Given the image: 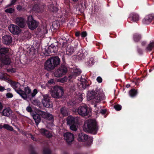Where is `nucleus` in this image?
Listing matches in <instances>:
<instances>
[{"instance_id": "nucleus-1", "label": "nucleus", "mask_w": 154, "mask_h": 154, "mask_svg": "<svg viewBox=\"0 0 154 154\" xmlns=\"http://www.w3.org/2000/svg\"><path fill=\"white\" fill-rule=\"evenodd\" d=\"M87 99L91 100L94 103H100L105 98V96L102 89H97L95 91H88L87 94Z\"/></svg>"}, {"instance_id": "nucleus-2", "label": "nucleus", "mask_w": 154, "mask_h": 154, "mask_svg": "<svg viewBox=\"0 0 154 154\" xmlns=\"http://www.w3.org/2000/svg\"><path fill=\"white\" fill-rule=\"evenodd\" d=\"M60 63V60L58 57H53L46 61L44 64V67L47 71H51L59 64Z\"/></svg>"}, {"instance_id": "nucleus-3", "label": "nucleus", "mask_w": 154, "mask_h": 154, "mask_svg": "<svg viewBox=\"0 0 154 154\" xmlns=\"http://www.w3.org/2000/svg\"><path fill=\"white\" fill-rule=\"evenodd\" d=\"M8 51L9 49L8 48H0V61L3 64H9L11 62V60L9 57L5 54Z\"/></svg>"}, {"instance_id": "nucleus-4", "label": "nucleus", "mask_w": 154, "mask_h": 154, "mask_svg": "<svg viewBox=\"0 0 154 154\" xmlns=\"http://www.w3.org/2000/svg\"><path fill=\"white\" fill-rule=\"evenodd\" d=\"M84 126L90 131L96 132L98 129V127L95 120L88 119L85 123Z\"/></svg>"}, {"instance_id": "nucleus-5", "label": "nucleus", "mask_w": 154, "mask_h": 154, "mask_svg": "<svg viewBox=\"0 0 154 154\" xmlns=\"http://www.w3.org/2000/svg\"><path fill=\"white\" fill-rule=\"evenodd\" d=\"M64 92L61 87L56 86L54 87L51 90V94L52 97L59 98L63 95Z\"/></svg>"}, {"instance_id": "nucleus-6", "label": "nucleus", "mask_w": 154, "mask_h": 154, "mask_svg": "<svg viewBox=\"0 0 154 154\" xmlns=\"http://www.w3.org/2000/svg\"><path fill=\"white\" fill-rule=\"evenodd\" d=\"M67 67L64 65H62L54 73V76L57 77H60L65 75L67 71Z\"/></svg>"}, {"instance_id": "nucleus-7", "label": "nucleus", "mask_w": 154, "mask_h": 154, "mask_svg": "<svg viewBox=\"0 0 154 154\" xmlns=\"http://www.w3.org/2000/svg\"><path fill=\"white\" fill-rule=\"evenodd\" d=\"M27 25L29 29L33 30L36 29L38 26V22L33 20L32 16H29L27 17Z\"/></svg>"}, {"instance_id": "nucleus-8", "label": "nucleus", "mask_w": 154, "mask_h": 154, "mask_svg": "<svg viewBox=\"0 0 154 154\" xmlns=\"http://www.w3.org/2000/svg\"><path fill=\"white\" fill-rule=\"evenodd\" d=\"M43 97L42 102L43 106L46 107H51L53 106L52 103L51 101L49 95L48 94L42 95Z\"/></svg>"}, {"instance_id": "nucleus-9", "label": "nucleus", "mask_w": 154, "mask_h": 154, "mask_svg": "<svg viewBox=\"0 0 154 154\" xmlns=\"http://www.w3.org/2000/svg\"><path fill=\"white\" fill-rule=\"evenodd\" d=\"M77 139L79 141H85L88 140L89 143L88 144L89 145L93 141V138L92 137H88V136L82 133H79Z\"/></svg>"}, {"instance_id": "nucleus-10", "label": "nucleus", "mask_w": 154, "mask_h": 154, "mask_svg": "<svg viewBox=\"0 0 154 154\" xmlns=\"http://www.w3.org/2000/svg\"><path fill=\"white\" fill-rule=\"evenodd\" d=\"M76 112L82 116L87 115L88 113V108L86 106H81L76 110Z\"/></svg>"}, {"instance_id": "nucleus-11", "label": "nucleus", "mask_w": 154, "mask_h": 154, "mask_svg": "<svg viewBox=\"0 0 154 154\" xmlns=\"http://www.w3.org/2000/svg\"><path fill=\"white\" fill-rule=\"evenodd\" d=\"M8 28L11 32L14 34L17 35L20 32V28L16 25L11 24Z\"/></svg>"}, {"instance_id": "nucleus-12", "label": "nucleus", "mask_w": 154, "mask_h": 154, "mask_svg": "<svg viewBox=\"0 0 154 154\" xmlns=\"http://www.w3.org/2000/svg\"><path fill=\"white\" fill-rule=\"evenodd\" d=\"M63 137L65 140L68 143H70L73 141L74 138V135L69 132L65 133Z\"/></svg>"}, {"instance_id": "nucleus-13", "label": "nucleus", "mask_w": 154, "mask_h": 154, "mask_svg": "<svg viewBox=\"0 0 154 154\" xmlns=\"http://www.w3.org/2000/svg\"><path fill=\"white\" fill-rule=\"evenodd\" d=\"M15 23L21 28H23L26 24V20L21 17H18L16 19Z\"/></svg>"}, {"instance_id": "nucleus-14", "label": "nucleus", "mask_w": 154, "mask_h": 154, "mask_svg": "<svg viewBox=\"0 0 154 154\" xmlns=\"http://www.w3.org/2000/svg\"><path fill=\"white\" fill-rule=\"evenodd\" d=\"M38 113L43 118L48 120H52L53 119L52 115L51 114L42 111H39Z\"/></svg>"}, {"instance_id": "nucleus-15", "label": "nucleus", "mask_w": 154, "mask_h": 154, "mask_svg": "<svg viewBox=\"0 0 154 154\" xmlns=\"http://www.w3.org/2000/svg\"><path fill=\"white\" fill-rule=\"evenodd\" d=\"M2 41L4 44L6 45L10 44L12 42V37L10 35H5L3 37Z\"/></svg>"}, {"instance_id": "nucleus-16", "label": "nucleus", "mask_w": 154, "mask_h": 154, "mask_svg": "<svg viewBox=\"0 0 154 154\" xmlns=\"http://www.w3.org/2000/svg\"><path fill=\"white\" fill-rule=\"evenodd\" d=\"M81 83L80 85V89H85L89 86V84L88 83V82L85 78L81 77L80 79Z\"/></svg>"}, {"instance_id": "nucleus-17", "label": "nucleus", "mask_w": 154, "mask_h": 154, "mask_svg": "<svg viewBox=\"0 0 154 154\" xmlns=\"http://www.w3.org/2000/svg\"><path fill=\"white\" fill-rule=\"evenodd\" d=\"M8 81L11 85V86L16 91L20 89L21 86L19 83L14 81H13L10 79H8Z\"/></svg>"}, {"instance_id": "nucleus-18", "label": "nucleus", "mask_w": 154, "mask_h": 154, "mask_svg": "<svg viewBox=\"0 0 154 154\" xmlns=\"http://www.w3.org/2000/svg\"><path fill=\"white\" fill-rule=\"evenodd\" d=\"M12 113V111L11 109L9 107H5L4 108L2 112V114L3 116L9 117Z\"/></svg>"}, {"instance_id": "nucleus-19", "label": "nucleus", "mask_w": 154, "mask_h": 154, "mask_svg": "<svg viewBox=\"0 0 154 154\" xmlns=\"http://www.w3.org/2000/svg\"><path fill=\"white\" fill-rule=\"evenodd\" d=\"M154 18V17L153 16L150 15H147L143 20V23L146 24H149Z\"/></svg>"}, {"instance_id": "nucleus-20", "label": "nucleus", "mask_w": 154, "mask_h": 154, "mask_svg": "<svg viewBox=\"0 0 154 154\" xmlns=\"http://www.w3.org/2000/svg\"><path fill=\"white\" fill-rule=\"evenodd\" d=\"M67 123L68 125H70L76 122H78L76 118H75L72 116H68L66 119Z\"/></svg>"}, {"instance_id": "nucleus-21", "label": "nucleus", "mask_w": 154, "mask_h": 154, "mask_svg": "<svg viewBox=\"0 0 154 154\" xmlns=\"http://www.w3.org/2000/svg\"><path fill=\"white\" fill-rule=\"evenodd\" d=\"M32 116L36 125H38L41 121V118L40 116L35 112L33 113Z\"/></svg>"}, {"instance_id": "nucleus-22", "label": "nucleus", "mask_w": 154, "mask_h": 154, "mask_svg": "<svg viewBox=\"0 0 154 154\" xmlns=\"http://www.w3.org/2000/svg\"><path fill=\"white\" fill-rule=\"evenodd\" d=\"M40 131L42 135H45L48 137L50 138L52 136V135L51 133L44 128L41 129Z\"/></svg>"}, {"instance_id": "nucleus-23", "label": "nucleus", "mask_w": 154, "mask_h": 154, "mask_svg": "<svg viewBox=\"0 0 154 154\" xmlns=\"http://www.w3.org/2000/svg\"><path fill=\"white\" fill-rule=\"evenodd\" d=\"M48 10L51 12H56L58 10L57 8L54 6L53 3L52 2H50L49 5H48Z\"/></svg>"}, {"instance_id": "nucleus-24", "label": "nucleus", "mask_w": 154, "mask_h": 154, "mask_svg": "<svg viewBox=\"0 0 154 154\" xmlns=\"http://www.w3.org/2000/svg\"><path fill=\"white\" fill-rule=\"evenodd\" d=\"M15 91L17 93L19 94L22 97V98L25 100H26L27 99V95L25 93L24 91L20 89H18Z\"/></svg>"}, {"instance_id": "nucleus-25", "label": "nucleus", "mask_w": 154, "mask_h": 154, "mask_svg": "<svg viewBox=\"0 0 154 154\" xmlns=\"http://www.w3.org/2000/svg\"><path fill=\"white\" fill-rule=\"evenodd\" d=\"M130 17L131 19V20L133 21H136L139 20V17L138 15L135 13L131 14Z\"/></svg>"}, {"instance_id": "nucleus-26", "label": "nucleus", "mask_w": 154, "mask_h": 154, "mask_svg": "<svg viewBox=\"0 0 154 154\" xmlns=\"http://www.w3.org/2000/svg\"><path fill=\"white\" fill-rule=\"evenodd\" d=\"M75 50V48L72 46L68 48L66 50V53L68 55L72 54Z\"/></svg>"}, {"instance_id": "nucleus-27", "label": "nucleus", "mask_w": 154, "mask_h": 154, "mask_svg": "<svg viewBox=\"0 0 154 154\" xmlns=\"http://www.w3.org/2000/svg\"><path fill=\"white\" fill-rule=\"evenodd\" d=\"M69 125L70 129L71 130L75 131H77L78 127V122H76Z\"/></svg>"}, {"instance_id": "nucleus-28", "label": "nucleus", "mask_w": 154, "mask_h": 154, "mask_svg": "<svg viewBox=\"0 0 154 154\" xmlns=\"http://www.w3.org/2000/svg\"><path fill=\"white\" fill-rule=\"evenodd\" d=\"M57 48L56 47H54L53 45H51L48 48V49L49 51L48 52H50L51 53L55 52L57 50Z\"/></svg>"}, {"instance_id": "nucleus-29", "label": "nucleus", "mask_w": 154, "mask_h": 154, "mask_svg": "<svg viewBox=\"0 0 154 154\" xmlns=\"http://www.w3.org/2000/svg\"><path fill=\"white\" fill-rule=\"evenodd\" d=\"M152 49H154V41L150 42L146 48V50L149 51H150Z\"/></svg>"}, {"instance_id": "nucleus-30", "label": "nucleus", "mask_w": 154, "mask_h": 154, "mask_svg": "<svg viewBox=\"0 0 154 154\" xmlns=\"http://www.w3.org/2000/svg\"><path fill=\"white\" fill-rule=\"evenodd\" d=\"M61 113L63 116H66L68 115L67 109L65 107H62L60 109Z\"/></svg>"}, {"instance_id": "nucleus-31", "label": "nucleus", "mask_w": 154, "mask_h": 154, "mask_svg": "<svg viewBox=\"0 0 154 154\" xmlns=\"http://www.w3.org/2000/svg\"><path fill=\"white\" fill-rule=\"evenodd\" d=\"M0 127H1L0 128H4L11 131H12L13 130V127L8 124H4L3 125L1 126Z\"/></svg>"}, {"instance_id": "nucleus-32", "label": "nucleus", "mask_w": 154, "mask_h": 154, "mask_svg": "<svg viewBox=\"0 0 154 154\" xmlns=\"http://www.w3.org/2000/svg\"><path fill=\"white\" fill-rule=\"evenodd\" d=\"M137 93V91L134 89H132L129 92L130 96L131 97H134L136 96Z\"/></svg>"}, {"instance_id": "nucleus-33", "label": "nucleus", "mask_w": 154, "mask_h": 154, "mask_svg": "<svg viewBox=\"0 0 154 154\" xmlns=\"http://www.w3.org/2000/svg\"><path fill=\"white\" fill-rule=\"evenodd\" d=\"M140 35L136 33L134 35V39L135 42H137L140 40L141 38Z\"/></svg>"}, {"instance_id": "nucleus-34", "label": "nucleus", "mask_w": 154, "mask_h": 154, "mask_svg": "<svg viewBox=\"0 0 154 154\" xmlns=\"http://www.w3.org/2000/svg\"><path fill=\"white\" fill-rule=\"evenodd\" d=\"M8 79H9L6 76V74L3 72H0V79H7L8 80Z\"/></svg>"}, {"instance_id": "nucleus-35", "label": "nucleus", "mask_w": 154, "mask_h": 154, "mask_svg": "<svg viewBox=\"0 0 154 154\" xmlns=\"http://www.w3.org/2000/svg\"><path fill=\"white\" fill-rule=\"evenodd\" d=\"M76 98L78 100V102H80L82 101V95L81 94H79L77 95L76 96Z\"/></svg>"}, {"instance_id": "nucleus-36", "label": "nucleus", "mask_w": 154, "mask_h": 154, "mask_svg": "<svg viewBox=\"0 0 154 154\" xmlns=\"http://www.w3.org/2000/svg\"><path fill=\"white\" fill-rule=\"evenodd\" d=\"M33 10L34 11H36V12H38L39 11V7L38 4H36L33 7Z\"/></svg>"}, {"instance_id": "nucleus-37", "label": "nucleus", "mask_w": 154, "mask_h": 154, "mask_svg": "<svg viewBox=\"0 0 154 154\" xmlns=\"http://www.w3.org/2000/svg\"><path fill=\"white\" fill-rule=\"evenodd\" d=\"M14 11V9L12 8H8L5 10L6 13H8L10 14L13 13Z\"/></svg>"}, {"instance_id": "nucleus-38", "label": "nucleus", "mask_w": 154, "mask_h": 154, "mask_svg": "<svg viewBox=\"0 0 154 154\" xmlns=\"http://www.w3.org/2000/svg\"><path fill=\"white\" fill-rule=\"evenodd\" d=\"M24 90L25 91V93L26 94H29L31 92V90L28 87H25L24 89Z\"/></svg>"}, {"instance_id": "nucleus-39", "label": "nucleus", "mask_w": 154, "mask_h": 154, "mask_svg": "<svg viewBox=\"0 0 154 154\" xmlns=\"http://www.w3.org/2000/svg\"><path fill=\"white\" fill-rule=\"evenodd\" d=\"M51 151L50 149L48 148L45 149L43 151L44 154H50Z\"/></svg>"}, {"instance_id": "nucleus-40", "label": "nucleus", "mask_w": 154, "mask_h": 154, "mask_svg": "<svg viewBox=\"0 0 154 154\" xmlns=\"http://www.w3.org/2000/svg\"><path fill=\"white\" fill-rule=\"evenodd\" d=\"M114 108L117 111L120 110L121 109L122 106L119 105H117L114 106Z\"/></svg>"}, {"instance_id": "nucleus-41", "label": "nucleus", "mask_w": 154, "mask_h": 154, "mask_svg": "<svg viewBox=\"0 0 154 154\" xmlns=\"http://www.w3.org/2000/svg\"><path fill=\"white\" fill-rule=\"evenodd\" d=\"M67 80V78L64 77L61 79H58V81L62 83H63L66 82Z\"/></svg>"}, {"instance_id": "nucleus-42", "label": "nucleus", "mask_w": 154, "mask_h": 154, "mask_svg": "<svg viewBox=\"0 0 154 154\" xmlns=\"http://www.w3.org/2000/svg\"><path fill=\"white\" fill-rule=\"evenodd\" d=\"M38 91L36 89H34L33 92L31 93V95L32 97L35 96L36 94L37 93Z\"/></svg>"}, {"instance_id": "nucleus-43", "label": "nucleus", "mask_w": 154, "mask_h": 154, "mask_svg": "<svg viewBox=\"0 0 154 154\" xmlns=\"http://www.w3.org/2000/svg\"><path fill=\"white\" fill-rule=\"evenodd\" d=\"M17 0H11L10 4L8 5L7 6H10L11 5H14Z\"/></svg>"}, {"instance_id": "nucleus-44", "label": "nucleus", "mask_w": 154, "mask_h": 154, "mask_svg": "<svg viewBox=\"0 0 154 154\" xmlns=\"http://www.w3.org/2000/svg\"><path fill=\"white\" fill-rule=\"evenodd\" d=\"M26 110L29 112H31L32 111V108L29 106H27L26 108Z\"/></svg>"}, {"instance_id": "nucleus-45", "label": "nucleus", "mask_w": 154, "mask_h": 154, "mask_svg": "<svg viewBox=\"0 0 154 154\" xmlns=\"http://www.w3.org/2000/svg\"><path fill=\"white\" fill-rule=\"evenodd\" d=\"M6 96L8 98H11L13 97V95L12 93H8L6 94Z\"/></svg>"}, {"instance_id": "nucleus-46", "label": "nucleus", "mask_w": 154, "mask_h": 154, "mask_svg": "<svg viewBox=\"0 0 154 154\" xmlns=\"http://www.w3.org/2000/svg\"><path fill=\"white\" fill-rule=\"evenodd\" d=\"M81 35L82 37H85L87 35V33L86 31L83 32L82 33Z\"/></svg>"}, {"instance_id": "nucleus-47", "label": "nucleus", "mask_w": 154, "mask_h": 154, "mask_svg": "<svg viewBox=\"0 0 154 154\" xmlns=\"http://www.w3.org/2000/svg\"><path fill=\"white\" fill-rule=\"evenodd\" d=\"M81 71L80 70L77 69L75 70L74 72V73L76 75H79L81 73Z\"/></svg>"}, {"instance_id": "nucleus-48", "label": "nucleus", "mask_w": 154, "mask_h": 154, "mask_svg": "<svg viewBox=\"0 0 154 154\" xmlns=\"http://www.w3.org/2000/svg\"><path fill=\"white\" fill-rule=\"evenodd\" d=\"M97 80L99 83H101L102 82V80L101 77H98L97 79Z\"/></svg>"}, {"instance_id": "nucleus-49", "label": "nucleus", "mask_w": 154, "mask_h": 154, "mask_svg": "<svg viewBox=\"0 0 154 154\" xmlns=\"http://www.w3.org/2000/svg\"><path fill=\"white\" fill-rule=\"evenodd\" d=\"M54 83V79H51L49 80L48 81V83L50 85H51L52 84H53Z\"/></svg>"}, {"instance_id": "nucleus-50", "label": "nucleus", "mask_w": 154, "mask_h": 154, "mask_svg": "<svg viewBox=\"0 0 154 154\" xmlns=\"http://www.w3.org/2000/svg\"><path fill=\"white\" fill-rule=\"evenodd\" d=\"M17 9L18 11H21L22 10V7L20 5H18L17 6Z\"/></svg>"}, {"instance_id": "nucleus-51", "label": "nucleus", "mask_w": 154, "mask_h": 154, "mask_svg": "<svg viewBox=\"0 0 154 154\" xmlns=\"http://www.w3.org/2000/svg\"><path fill=\"white\" fill-rule=\"evenodd\" d=\"M106 112V110L105 109H101L100 112L101 114H104Z\"/></svg>"}, {"instance_id": "nucleus-52", "label": "nucleus", "mask_w": 154, "mask_h": 154, "mask_svg": "<svg viewBox=\"0 0 154 154\" xmlns=\"http://www.w3.org/2000/svg\"><path fill=\"white\" fill-rule=\"evenodd\" d=\"M5 90L4 87L0 86V92H3Z\"/></svg>"}, {"instance_id": "nucleus-53", "label": "nucleus", "mask_w": 154, "mask_h": 154, "mask_svg": "<svg viewBox=\"0 0 154 154\" xmlns=\"http://www.w3.org/2000/svg\"><path fill=\"white\" fill-rule=\"evenodd\" d=\"M3 107V106L2 103L0 102V111H1Z\"/></svg>"}, {"instance_id": "nucleus-54", "label": "nucleus", "mask_w": 154, "mask_h": 154, "mask_svg": "<svg viewBox=\"0 0 154 154\" xmlns=\"http://www.w3.org/2000/svg\"><path fill=\"white\" fill-rule=\"evenodd\" d=\"M30 136L31 137V138L34 140L35 141H36V139L33 136H32L31 134H30Z\"/></svg>"}, {"instance_id": "nucleus-55", "label": "nucleus", "mask_w": 154, "mask_h": 154, "mask_svg": "<svg viewBox=\"0 0 154 154\" xmlns=\"http://www.w3.org/2000/svg\"><path fill=\"white\" fill-rule=\"evenodd\" d=\"M8 71L11 72H15V69H8Z\"/></svg>"}, {"instance_id": "nucleus-56", "label": "nucleus", "mask_w": 154, "mask_h": 154, "mask_svg": "<svg viewBox=\"0 0 154 154\" xmlns=\"http://www.w3.org/2000/svg\"><path fill=\"white\" fill-rule=\"evenodd\" d=\"M89 63L91 64H94V62L93 61V59H92L90 61Z\"/></svg>"}, {"instance_id": "nucleus-57", "label": "nucleus", "mask_w": 154, "mask_h": 154, "mask_svg": "<svg viewBox=\"0 0 154 154\" xmlns=\"http://www.w3.org/2000/svg\"><path fill=\"white\" fill-rule=\"evenodd\" d=\"M68 104H70V105H73V103L72 102V101H69L68 103Z\"/></svg>"}, {"instance_id": "nucleus-58", "label": "nucleus", "mask_w": 154, "mask_h": 154, "mask_svg": "<svg viewBox=\"0 0 154 154\" xmlns=\"http://www.w3.org/2000/svg\"><path fill=\"white\" fill-rule=\"evenodd\" d=\"M75 35L76 36H79V35H80V33L79 32H76V33H75Z\"/></svg>"}, {"instance_id": "nucleus-59", "label": "nucleus", "mask_w": 154, "mask_h": 154, "mask_svg": "<svg viewBox=\"0 0 154 154\" xmlns=\"http://www.w3.org/2000/svg\"><path fill=\"white\" fill-rule=\"evenodd\" d=\"M146 44V42H142V45H145Z\"/></svg>"}, {"instance_id": "nucleus-60", "label": "nucleus", "mask_w": 154, "mask_h": 154, "mask_svg": "<svg viewBox=\"0 0 154 154\" xmlns=\"http://www.w3.org/2000/svg\"><path fill=\"white\" fill-rule=\"evenodd\" d=\"M83 54H81L80 55H79V57H80L83 56Z\"/></svg>"}, {"instance_id": "nucleus-61", "label": "nucleus", "mask_w": 154, "mask_h": 154, "mask_svg": "<svg viewBox=\"0 0 154 154\" xmlns=\"http://www.w3.org/2000/svg\"><path fill=\"white\" fill-rule=\"evenodd\" d=\"M7 90L8 91H11V89L10 88H8L7 89Z\"/></svg>"}, {"instance_id": "nucleus-62", "label": "nucleus", "mask_w": 154, "mask_h": 154, "mask_svg": "<svg viewBox=\"0 0 154 154\" xmlns=\"http://www.w3.org/2000/svg\"><path fill=\"white\" fill-rule=\"evenodd\" d=\"M130 86V85L129 84H128L127 85H126V86L127 88H128L129 87V86Z\"/></svg>"}, {"instance_id": "nucleus-63", "label": "nucleus", "mask_w": 154, "mask_h": 154, "mask_svg": "<svg viewBox=\"0 0 154 154\" xmlns=\"http://www.w3.org/2000/svg\"><path fill=\"white\" fill-rule=\"evenodd\" d=\"M72 0L74 1H77V0Z\"/></svg>"}, {"instance_id": "nucleus-64", "label": "nucleus", "mask_w": 154, "mask_h": 154, "mask_svg": "<svg viewBox=\"0 0 154 154\" xmlns=\"http://www.w3.org/2000/svg\"><path fill=\"white\" fill-rule=\"evenodd\" d=\"M96 104H95L94 106V107H96Z\"/></svg>"}]
</instances>
